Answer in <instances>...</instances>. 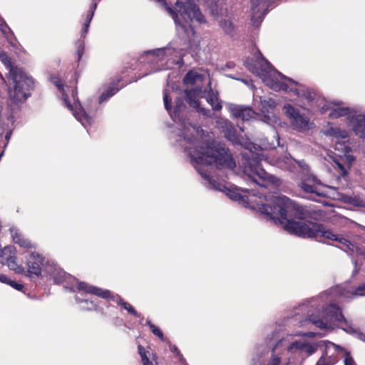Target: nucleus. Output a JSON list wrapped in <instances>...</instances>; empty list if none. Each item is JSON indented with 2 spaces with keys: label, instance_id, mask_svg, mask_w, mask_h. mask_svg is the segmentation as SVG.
<instances>
[{
  "label": "nucleus",
  "instance_id": "obj_8",
  "mask_svg": "<svg viewBox=\"0 0 365 365\" xmlns=\"http://www.w3.org/2000/svg\"><path fill=\"white\" fill-rule=\"evenodd\" d=\"M26 272L30 277L33 276L38 277L41 274V265L43 262V257L38 253L30 252L29 256H26Z\"/></svg>",
  "mask_w": 365,
  "mask_h": 365
},
{
  "label": "nucleus",
  "instance_id": "obj_2",
  "mask_svg": "<svg viewBox=\"0 0 365 365\" xmlns=\"http://www.w3.org/2000/svg\"><path fill=\"white\" fill-rule=\"evenodd\" d=\"M0 61L9 70L8 78L14 83L13 90L9 91V97L14 103L24 102L30 96L34 88V79L29 76L22 68L14 65L11 58L4 51H0Z\"/></svg>",
  "mask_w": 365,
  "mask_h": 365
},
{
  "label": "nucleus",
  "instance_id": "obj_31",
  "mask_svg": "<svg viewBox=\"0 0 365 365\" xmlns=\"http://www.w3.org/2000/svg\"><path fill=\"white\" fill-rule=\"evenodd\" d=\"M353 295L365 296V282L359 284L352 292Z\"/></svg>",
  "mask_w": 365,
  "mask_h": 365
},
{
  "label": "nucleus",
  "instance_id": "obj_49",
  "mask_svg": "<svg viewBox=\"0 0 365 365\" xmlns=\"http://www.w3.org/2000/svg\"><path fill=\"white\" fill-rule=\"evenodd\" d=\"M7 251V249L5 248L4 250L3 251L4 254L5 255L6 254V252Z\"/></svg>",
  "mask_w": 365,
  "mask_h": 365
},
{
  "label": "nucleus",
  "instance_id": "obj_44",
  "mask_svg": "<svg viewBox=\"0 0 365 365\" xmlns=\"http://www.w3.org/2000/svg\"><path fill=\"white\" fill-rule=\"evenodd\" d=\"M230 197L235 200H240L242 198V196L236 192H232V194L230 195Z\"/></svg>",
  "mask_w": 365,
  "mask_h": 365
},
{
  "label": "nucleus",
  "instance_id": "obj_18",
  "mask_svg": "<svg viewBox=\"0 0 365 365\" xmlns=\"http://www.w3.org/2000/svg\"><path fill=\"white\" fill-rule=\"evenodd\" d=\"M13 240L16 244H18L20 247L25 248L33 247L32 244L27 239L24 238L21 234L16 232L13 235Z\"/></svg>",
  "mask_w": 365,
  "mask_h": 365
},
{
  "label": "nucleus",
  "instance_id": "obj_24",
  "mask_svg": "<svg viewBox=\"0 0 365 365\" xmlns=\"http://www.w3.org/2000/svg\"><path fill=\"white\" fill-rule=\"evenodd\" d=\"M119 91V88L117 87H109L108 90H106L104 93H103L100 96V102H103L114 94H115Z\"/></svg>",
  "mask_w": 365,
  "mask_h": 365
},
{
  "label": "nucleus",
  "instance_id": "obj_4",
  "mask_svg": "<svg viewBox=\"0 0 365 365\" xmlns=\"http://www.w3.org/2000/svg\"><path fill=\"white\" fill-rule=\"evenodd\" d=\"M258 54L255 61L247 60L245 62L246 66L252 73L262 77L269 86L274 90L286 91L289 88L287 81L297 84L296 81L275 70L259 51Z\"/></svg>",
  "mask_w": 365,
  "mask_h": 365
},
{
  "label": "nucleus",
  "instance_id": "obj_26",
  "mask_svg": "<svg viewBox=\"0 0 365 365\" xmlns=\"http://www.w3.org/2000/svg\"><path fill=\"white\" fill-rule=\"evenodd\" d=\"M225 125L227 128L226 133L225 134V137L230 140H235V129L233 128L232 124L228 121H225Z\"/></svg>",
  "mask_w": 365,
  "mask_h": 365
},
{
  "label": "nucleus",
  "instance_id": "obj_39",
  "mask_svg": "<svg viewBox=\"0 0 365 365\" xmlns=\"http://www.w3.org/2000/svg\"><path fill=\"white\" fill-rule=\"evenodd\" d=\"M77 55H78V61H79L82 58L83 53V46L80 44L77 48Z\"/></svg>",
  "mask_w": 365,
  "mask_h": 365
},
{
  "label": "nucleus",
  "instance_id": "obj_51",
  "mask_svg": "<svg viewBox=\"0 0 365 365\" xmlns=\"http://www.w3.org/2000/svg\"><path fill=\"white\" fill-rule=\"evenodd\" d=\"M120 81V78H118V79L117 80V83H119Z\"/></svg>",
  "mask_w": 365,
  "mask_h": 365
},
{
  "label": "nucleus",
  "instance_id": "obj_27",
  "mask_svg": "<svg viewBox=\"0 0 365 365\" xmlns=\"http://www.w3.org/2000/svg\"><path fill=\"white\" fill-rule=\"evenodd\" d=\"M331 135L339 138H346L348 135L347 132L345 130H341L339 128H331L330 130Z\"/></svg>",
  "mask_w": 365,
  "mask_h": 365
},
{
  "label": "nucleus",
  "instance_id": "obj_35",
  "mask_svg": "<svg viewBox=\"0 0 365 365\" xmlns=\"http://www.w3.org/2000/svg\"><path fill=\"white\" fill-rule=\"evenodd\" d=\"M9 284L18 291H22L24 287L23 284H19L11 279L9 281Z\"/></svg>",
  "mask_w": 365,
  "mask_h": 365
},
{
  "label": "nucleus",
  "instance_id": "obj_16",
  "mask_svg": "<svg viewBox=\"0 0 365 365\" xmlns=\"http://www.w3.org/2000/svg\"><path fill=\"white\" fill-rule=\"evenodd\" d=\"M6 264L12 270L18 273H24L25 268L22 265H19L16 262V257L15 256L10 255L6 259Z\"/></svg>",
  "mask_w": 365,
  "mask_h": 365
},
{
  "label": "nucleus",
  "instance_id": "obj_48",
  "mask_svg": "<svg viewBox=\"0 0 365 365\" xmlns=\"http://www.w3.org/2000/svg\"><path fill=\"white\" fill-rule=\"evenodd\" d=\"M175 351H177V352H178V354H180V352L178 351L177 347H175Z\"/></svg>",
  "mask_w": 365,
  "mask_h": 365
},
{
  "label": "nucleus",
  "instance_id": "obj_17",
  "mask_svg": "<svg viewBox=\"0 0 365 365\" xmlns=\"http://www.w3.org/2000/svg\"><path fill=\"white\" fill-rule=\"evenodd\" d=\"M207 101L212 106V110L217 111L222 109V106L221 103L218 101L217 94H215L212 92L208 93Z\"/></svg>",
  "mask_w": 365,
  "mask_h": 365
},
{
  "label": "nucleus",
  "instance_id": "obj_12",
  "mask_svg": "<svg viewBox=\"0 0 365 365\" xmlns=\"http://www.w3.org/2000/svg\"><path fill=\"white\" fill-rule=\"evenodd\" d=\"M354 125L355 133L361 138H365V115L359 114L352 116L351 119Z\"/></svg>",
  "mask_w": 365,
  "mask_h": 365
},
{
  "label": "nucleus",
  "instance_id": "obj_11",
  "mask_svg": "<svg viewBox=\"0 0 365 365\" xmlns=\"http://www.w3.org/2000/svg\"><path fill=\"white\" fill-rule=\"evenodd\" d=\"M341 351H343V349L339 346L332 342H328L325 346V349L321 357H326L328 361L335 364L338 361L339 354Z\"/></svg>",
  "mask_w": 365,
  "mask_h": 365
},
{
  "label": "nucleus",
  "instance_id": "obj_15",
  "mask_svg": "<svg viewBox=\"0 0 365 365\" xmlns=\"http://www.w3.org/2000/svg\"><path fill=\"white\" fill-rule=\"evenodd\" d=\"M96 8H97V3L93 2L91 6L90 11H88V14H87L86 21L83 24V28L82 29V34H81V36L83 37L85 36V35L87 34V32L88 31V28L90 26V23L93 19V16L94 15Z\"/></svg>",
  "mask_w": 365,
  "mask_h": 365
},
{
  "label": "nucleus",
  "instance_id": "obj_5",
  "mask_svg": "<svg viewBox=\"0 0 365 365\" xmlns=\"http://www.w3.org/2000/svg\"><path fill=\"white\" fill-rule=\"evenodd\" d=\"M175 4V9L166 6L165 9L172 16L175 23L180 25L185 30L187 25L193 31V28L190 24L193 21L200 24L205 22L204 16L192 0H186L185 1L178 0Z\"/></svg>",
  "mask_w": 365,
  "mask_h": 365
},
{
  "label": "nucleus",
  "instance_id": "obj_50",
  "mask_svg": "<svg viewBox=\"0 0 365 365\" xmlns=\"http://www.w3.org/2000/svg\"><path fill=\"white\" fill-rule=\"evenodd\" d=\"M93 307H94V309H97V305L96 304H94Z\"/></svg>",
  "mask_w": 365,
  "mask_h": 365
},
{
  "label": "nucleus",
  "instance_id": "obj_7",
  "mask_svg": "<svg viewBox=\"0 0 365 365\" xmlns=\"http://www.w3.org/2000/svg\"><path fill=\"white\" fill-rule=\"evenodd\" d=\"M250 173L248 176L261 187H267L269 185L276 183V178L267 173L261 166L259 161H255L254 165L249 166Z\"/></svg>",
  "mask_w": 365,
  "mask_h": 365
},
{
  "label": "nucleus",
  "instance_id": "obj_29",
  "mask_svg": "<svg viewBox=\"0 0 365 365\" xmlns=\"http://www.w3.org/2000/svg\"><path fill=\"white\" fill-rule=\"evenodd\" d=\"M267 0H251L252 9L253 12H255L257 7L260 5H262V8L267 6Z\"/></svg>",
  "mask_w": 365,
  "mask_h": 365
},
{
  "label": "nucleus",
  "instance_id": "obj_13",
  "mask_svg": "<svg viewBox=\"0 0 365 365\" xmlns=\"http://www.w3.org/2000/svg\"><path fill=\"white\" fill-rule=\"evenodd\" d=\"M185 101L190 105V106L197 108L200 113L203 115H207V110L201 108L200 103L197 98V96L195 91L187 90L185 91Z\"/></svg>",
  "mask_w": 365,
  "mask_h": 365
},
{
  "label": "nucleus",
  "instance_id": "obj_10",
  "mask_svg": "<svg viewBox=\"0 0 365 365\" xmlns=\"http://www.w3.org/2000/svg\"><path fill=\"white\" fill-rule=\"evenodd\" d=\"M107 300L115 302L118 305L121 306L123 309H125L129 314L135 317L138 318L140 317V314L138 313L130 303L125 302L118 294H113L110 291Z\"/></svg>",
  "mask_w": 365,
  "mask_h": 365
},
{
  "label": "nucleus",
  "instance_id": "obj_20",
  "mask_svg": "<svg viewBox=\"0 0 365 365\" xmlns=\"http://www.w3.org/2000/svg\"><path fill=\"white\" fill-rule=\"evenodd\" d=\"M76 118L82 123V124L84 123V122L91 124L92 121L91 117L87 114L85 109L82 107H80L78 110L75 113Z\"/></svg>",
  "mask_w": 365,
  "mask_h": 365
},
{
  "label": "nucleus",
  "instance_id": "obj_40",
  "mask_svg": "<svg viewBox=\"0 0 365 365\" xmlns=\"http://www.w3.org/2000/svg\"><path fill=\"white\" fill-rule=\"evenodd\" d=\"M54 84L56 85V86L60 90V91H63V84L61 81V79L59 78H56L54 81H53Z\"/></svg>",
  "mask_w": 365,
  "mask_h": 365
},
{
  "label": "nucleus",
  "instance_id": "obj_19",
  "mask_svg": "<svg viewBox=\"0 0 365 365\" xmlns=\"http://www.w3.org/2000/svg\"><path fill=\"white\" fill-rule=\"evenodd\" d=\"M350 113V109L348 107H340L334 108L329 113V117L331 118H338L348 115Z\"/></svg>",
  "mask_w": 365,
  "mask_h": 365
},
{
  "label": "nucleus",
  "instance_id": "obj_23",
  "mask_svg": "<svg viewBox=\"0 0 365 365\" xmlns=\"http://www.w3.org/2000/svg\"><path fill=\"white\" fill-rule=\"evenodd\" d=\"M198 74L196 72H194L192 71H190L186 73L183 78V82L185 84H190L193 85L195 83L196 80L198 77Z\"/></svg>",
  "mask_w": 365,
  "mask_h": 365
},
{
  "label": "nucleus",
  "instance_id": "obj_14",
  "mask_svg": "<svg viewBox=\"0 0 365 365\" xmlns=\"http://www.w3.org/2000/svg\"><path fill=\"white\" fill-rule=\"evenodd\" d=\"M231 112L235 118H242L243 120H250L254 113L251 108L241 106H234L231 108Z\"/></svg>",
  "mask_w": 365,
  "mask_h": 365
},
{
  "label": "nucleus",
  "instance_id": "obj_21",
  "mask_svg": "<svg viewBox=\"0 0 365 365\" xmlns=\"http://www.w3.org/2000/svg\"><path fill=\"white\" fill-rule=\"evenodd\" d=\"M220 26L222 29L228 35H232L234 31V25L232 21L224 19L220 23Z\"/></svg>",
  "mask_w": 365,
  "mask_h": 365
},
{
  "label": "nucleus",
  "instance_id": "obj_1",
  "mask_svg": "<svg viewBox=\"0 0 365 365\" xmlns=\"http://www.w3.org/2000/svg\"><path fill=\"white\" fill-rule=\"evenodd\" d=\"M259 211L275 224L283 225L284 230L291 235L302 238L327 239L336 241L350 248L351 242L334 234L332 230L322 223L307 220L296 221L293 218L306 220H317V216L322 215V211L310 210L287 196L277 197L272 205L262 204Z\"/></svg>",
  "mask_w": 365,
  "mask_h": 365
},
{
  "label": "nucleus",
  "instance_id": "obj_43",
  "mask_svg": "<svg viewBox=\"0 0 365 365\" xmlns=\"http://www.w3.org/2000/svg\"><path fill=\"white\" fill-rule=\"evenodd\" d=\"M10 280L11 279H9L6 275L0 274V282L9 284Z\"/></svg>",
  "mask_w": 365,
  "mask_h": 365
},
{
  "label": "nucleus",
  "instance_id": "obj_45",
  "mask_svg": "<svg viewBox=\"0 0 365 365\" xmlns=\"http://www.w3.org/2000/svg\"><path fill=\"white\" fill-rule=\"evenodd\" d=\"M138 352L141 356V359L143 360V356L144 355H147L146 354V351L145 350V349L142 346H138Z\"/></svg>",
  "mask_w": 365,
  "mask_h": 365
},
{
  "label": "nucleus",
  "instance_id": "obj_32",
  "mask_svg": "<svg viewBox=\"0 0 365 365\" xmlns=\"http://www.w3.org/2000/svg\"><path fill=\"white\" fill-rule=\"evenodd\" d=\"M306 346V344L303 342L295 341L292 342L290 346H289V349H298V350H302Z\"/></svg>",
  "mask_w": 365,
  "mask_h": 365
},
{
  "label": "nucleus",
  "instance_id": "obj_37",
  "mask_svg": "<svg viewBox=\"0 0 365 365\" xmlns=\"http://www.w3.org/2000/svg\"><path fill=\"white\" fill-rule=\"evenodd\" d=\"M330 361H328L326 357H320L316 365H334Z\"/></svg>",
  "mask_w": 365,
  "mask_h": 365
},
{
  "label": "nucleus",
  "instance_id": "obj_36",
  "mask_svg": "<svg viewBox=\"0 0 365 365\" xmlns=\"http://www.w3.org/2000/svg\"><path fill=\"white\" fill-rule=\"evenodd\" d=\"M344 365H355V361L349 353H346Z\"/></svg>",
  "mask_w": 365,
  "mask_h": 365
},
{
  "label": "nucleus",
  "instance_id": "obj_28",
  "mask_svg": "<svg viewBox=\"0 0 365 365\" xmlns=\"http://www.w3.org/2000/svg\"><path fill=\"white\" fill-rule=\"evenodd\" d=\"M310 322L319 329H326L328 327L327 322L322 319H316L314 317H310Z\"/></svg>",
  "mask_w": 365,
  "mask_h": 365
},
{
  "label": "nucleus",
  "instance_id": "obj_22",
  "mask_svg": "<svg viewBox=\"0 0 365 365\" xmlns=\"http://www.w3.org/2000/svg\"><path fill=\"white\" fill-rule=\"evenodd\" d=\"M301 189L306 193L317 194L319 195L317 191V187L314 185H310L307 182L304 181L300 184Z\"/></svg>",
  "mask_w": 365,
  "mask_h": 365
},
{
  "label": "nucleus",
  "instance_id": "obj_34",
  "mask_svg": "<svg viewBox=\"0 0 365 365\" xmlns=\"http://www.w3.org/2000/svg\"><path fill=\"white\" fill-rule=\"evenodd\" d=\"M175 112H180L182 106H184L183 100L181 98H178L175 100Z\"/></svg>",
  "mask_w": 365,
  "mask_h": 365
},
{
  "label": "nucleus",
  "instance_id": "obj_42",
  "mask_svg": "<svg viewBox=\"0 0 365 365\" xmlns=\"http://www.w3.org/2000/svg\"><path fill=\"white\" fill-rule=\"evenodd\" d=\"M143 365H153V362L150 361L147 355L143 356Z\"/></svg>",
  "mask_w": 365,
  "mask_h": 365
},
{
  "label": "nucleus",
  "instance_id": "obj_6",
  "mask_svg": "<svg viewBox=\"0 0 365 365\" xmlns=\"http://www.w3.org/2000/svg\"><path fill=\"white\" fill-rule=\"evenodd\" d=\"M286 115L289 118L294 129L298 131H305L309 129V118L301 114L299 110L290 104L284 106Z\"/></svg>",
  "mask_w": 365,
  "mask_h": 365
},
{
  "label": "nucleus",
  "instance_id": "obj_30",
  "mask_svg": "<svg viewBox=\"0 0 365 365\" xmlns=\"http://www.w3.org/2000/svg\"><path fill=\"white\" fill-rule=\"evenodd\" d=\"M163 101H164V105H165V109L169 112L171 110V108H172V106H171V102H172V99L169 96L168 93L167 91H165L164 92V95H163Z\"/></svg>",
  "mask_w": 365,
  "mask_h": 365
},
{
  "label": "nucleus",
  "instance_id": "obj_46",
  "mask_svg": "<svg viewBox=\"0 0 365 365\" xmlns=\"http://www.w3.org/2000/svg\"><path fill=\"white\" fill-rule=\"evenodd\" d=\"M292 91H293L296 95H297V96H299V95H300V94H299V91H298V89H297V88H296V89H294V90H292Z\"/></svg>",
  "mask_w": 365,
  "mask_h": 365
},
{
  "label": "nucleus",
  "instance_id": "obj_33",
  "mask_svg": "<svg viewBox=\"0 0 365 365\" xmlns=\"http://www.w3.org/2000/svg\"><path fill=\"white\" fill-rule=\"evenodd\" d=\"M334 316H335V320L339 322H345L346 319L344 318L341 311L337 308L336 310L334 312Z\"/></svg>",
  "mask_w": 365,
  "mask_h": 365
},
{
  "label": "nucleus",
  "instance_id": "obj_38",
  "mask_svg": "<svg viewBox=\"0 0 365 365\" xmlns=\"http://www.w3.org/2000/svg\"><path fill=\"white\" fill-rule=\"evenodd\" d=\"M302 96L309 101H312L314 100L313 93L310 91H307Z\"/></svg>",
  "mask_w": 365,
  "mask_h": 365
},
{
  "label": "nucleus",
  "instance_id": "obj_41",
  "mask_svg": "<svg viewBox=\"0 0 365 365\" xmlns=\"http://www.w3.org/2000/svg\"><path fill=\"white\" fill-rule=\"evenodd\" d=\"M336 163L339 169L341 171V175H346L347 174V171H346V169L345 168V167L339 162H336Z\"/></svg>",
  "mask_w": 365,
  "mask_h": 365
},
{
  "label": "nucleus",
  "instance_id": "obj_9",
  "mask_svg": "<svg viewBox=\"0 0 365 365\" xmlns=\"http://www.w3.org/2000/svg\"><path fill=\"white\" fill-rule=\"evenodd\" d=\"M77 289L88 294H94L98 297L106 299L108 298L110 291L91 285L85 282H81L77 285Z\"/></svg>",
  "mask_w": 365,
  "mask_h": 365
},
{
  "label": "nucleus",
  "instance_id": "obj_25",
  "mask_svg": "<svg viewBox=\"0 0 365 365\" xmlns=\"http://www.w3.org/2000/svg\"><path fill=\"white\" fill-rule=\"evenodd\" d=\"M147 324L154 335L157 336L161 341L164 340L163 333L160 328L153 324L150 320L147 321Z\"/></svg>",
  "mask_w": 365,
  "mask_h": 365
},
{
  "label": "nucleus",
  "instance_id": "obj_3",
  "mask_svg": "<svg viewBox=\"0 0 365 365\" xmlns=\"http://www.w3.org/2000/svg\"><path fill=\"white\" fill-rule=\"evenodd\" d=\"M190 158L197 164L214 165L218 170H232L236 167L229 149L215 140L207 141L204 150L197 152L196 155L190 153Z\"/></svg>",
  "mask_w": 365,
  "mask_h": 365
},
{
  "label": "nucleus",
  "instance_id": "obj_47",
  "mask_svg": "<svg viewBox=\"0 0 365 365\" xmlns=\"http://www.w3.org/2000/svg\"><path fill=\"white\" fill-rule=\"evenodd\" d=\"M68 107L70 109H72V106H71L70 103H68Z\"/></svg>",
  "mask_w": 365,
  "mask_h": 365
}]
</instances>
